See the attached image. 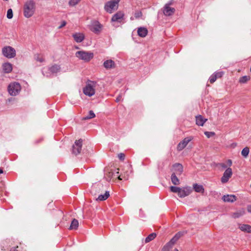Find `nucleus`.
I'll use <instances>...</instances> for the list:
<instances>
[{"mask_svg":"<svg viewBox=\"0 0 251 251\" xmlns=\"http://www.w3.org/2000/svg\"><path fill=\"white\" fill-rule=\"evenodd\" d=\"M35 9V2L33 0H30L26 1L24 7V16L26 18L31 17L34 13Z\"/></svg>","mask_w":251,"mask_h":251,"instance_id":"f257e3e1","label":"nucleus"},{"mask_svg":"<svg viewBox=\"0 0 251 251\" xmlns=\"http://www.w3.org/2000/svg\"><path fill=\"white\" fill-rule=\"evenodd\" d=\"M96 84V82L88 80L86 82L85 86L83 88V93L88 97H92L95 94Z\"/></svg>","mask_w":251,"mask_h":251,"instance_id":"f03ea898","label":"nucleus"},{"mask_svg":"<svg viewBox=\"0 0 251 251\" xmlns=\"http://www.w3.org/2000/svg\"><path fill=\"white\" fill-rule=\"evenodd\" d=\"M61 70L60 65L54 64L48 68H44L43 70V74L47 77H51L56 75Z\"/></svg>","mask_w":251,"mask_h":251,"instance_id":"7ed1b4c3","label":"nucleus"},{"mask_svg":"<svg viewBox=\"0 0 251 251\" xmlns=\"http://www.w3.org/2000/svg\"><path fill=\"white\" fill-rule=\"evenodd\" d=\"M21 86L19 83L14 82L10 83L8 87V91L11 96H15L19 94Z\"/></svg>","mask_w":251,"mask_h":251,"instance_id":"20e7f679","label":"nucleus"},{"mask_svg":"<svg viewBox=\"0 0 251 251\" xmlns=\"http://www.w3.org/2000/svg\"><path fill=\"white\" fill-rule=\"evenodd\" d=\"M75 56L85 62H89L94 57V53L91 52L83 50L78 51L75 53Z\"/></svg>","mask_w":251,"mask_h":251,"instance_id":"39448f33","label":"nucleus"},{"mask_svg":"<svg viewBox=\"0 0 251 251\" xmlns=\"http://www.w3.org/2000/svg\"><path fill=\"white\" fill-rule=\"evenodd\" d=\"M2 55L9 59L13 58L16 56V50L11 46H6L2 49Z\"/></svg>","mask_w":251,"mask_h":251,"instance_id":"423d86ee","label":"nucleus"},{"mask_svg":"<svg viewBox=\"0 0 251 251\" xmlns=\"http://www.w3.org/2000/svg\"><path fill=\"white\" fill-rule=\"evenodd\" d=\"M181 235L182 233L181 232L177 233L169 242L164 246L161 251H169L170 250L173 248L176 241L180 238Z\"/></svg>","mask_w":251,"mask_h":251,"instance_id":"0eeeda50","label":"nucleus"},{"mask_svg":"<svg viewBox=\"0 0 251 251\" xmlns=\"http://www.w3.org/2000/svg\"><path fill=\"white\" fill-rule=\"evenodd\" d=\"M118 5L117 4V1L115 0L107 1L104 5V10L109 13H111L117 9Z\"/></svg>","mask_w":251,"mask_h":251,"instance_id":"6e6552de","label":"nucleus"},{"mask_svg":"<svg viewBox=\"0 0 251 251\" xmlns=\"http://www.w3.org/2000/svg\"><path fill=\"white\" fill-rule=\"evenodd\" d=\"M83 140L80 139L76 140L75 144L72 146V152L75 155L79 154L81 151Z\"/></svg>","mask_w":251,"mask_h":251,"instance_id":"1a4fd4ad","label":"nucleus"},{"mask_svg":"<svg viewBox=\"0 0 251 251\" xmlns=\"http://www.w3.org/2000/svg\"><path fill=\"white\" fill-rule=\"evenodd\" d=\"M232 175V171L231 168H227L225 172L224 173L223 176L221 177V182L223 183H226L229 179L231 177Z\"/></svg>","mask_w":251,"mask_h":251,"instance_id":"9d476101","label":"nucleus"},{"mask_svg":"<svg viewBox=\"0 0 251 251\" xmlns=\"http://www.w3.org/2000/svg\"><path fill=\"white\" fill-rule=\"evenodd\" d=\"M92 23L91 30L96 34H99L102 27V25L98 21H94Z\"/></svg>","mask_w":251,"mask_h":251,"instance_id":"9b49d317","label":"nucleus"},{"mask_svg":"<svg viewBox=\"0 0 251 251\" xmlns=\"http://www.w3.org/2000/svg\"><path fill=\"white\" fill-rule=\"evenodd\" d=\"M192 137L185 138L182 141L180 142L177 146V150L178 151H182L184 149L187 144L192 140Z\"/></svg>","mask_w":251,"mask_h":251,"instance_id":"f8f14e48","label":"nucleus"},{"mask_svg":"<svg viewBox=\"0 0 251 251\" xmlns=\"http://www.w3.org/2000/svg\"><path fill=\"white\" fill-rule=\"evenodd\" d=\"M125 14L123 11H119L115 13L111 18V22L121 23L124 19Z\"/></svg>","mask_w":251,"mask_h":251,"instance_id":"ddd939ff","label":"nucleus"},{"mask_svg":"<svg viewBox=\"0 0 251 251\" xmlns=\"http://www.w3.org/2000/svg\"><path fill=\"white\" fill-rule=\"evenodd\" d=\"M191 192L192 190L190 187H185L183 188H180L178 196L180 198H184L188 196Z\"/></svg>","mask_w":251,"mask_h":251,"instance_id":"4468645a","label":"nucleus"},{"mask_svg":"<svg viewBox=\"0 0 251 251\" xmlns=\"http://www.w3.org/2000/svg\"><path fill=\"white\" fill-rule=\"evenodd\" d=\"M175 12V9L170 6V4H166L164 7L163 13L165 16L172 15Z\"/></svg>","mask_w":251,"mask_h":251,"instance_id":"2eb2a0df","label":"nucleus"},{"mask_svg":"<svg viewBox=\"0 0 251 251\" xmlns=\"http://www.w3.org/2000/svg\"><path fill=\"white\" fill-rule=\"evenodd\" d=\"M73 37L75 41L77 43H80L82 42L85 38L84 34L80 32H76L73 34Z\"/></svg>","mask_w":251,"mask_h":251,"instance_id":"dca6fc26","label":"nucleus"},{"mask_svg":"<svg viewBox=\"0 0 251 251\" xmlns=\"http://www.w3.org/2000/svg\"><path fill=\"white\" fill-rule=\"evenodd\" d=\"M103 66L106 69H114L116 67V64L114 61L109 59L105 61L103 63Z\"/></svg>","mask_w":251,"mask_h":251,"instance_id":"f3484780","label":"nucleus"},{"mask_svg":"<svg viewBox=\"0 0 251 251\" xmlns=\"http://www.w3.org/2000/svg\"><path fill=\"white\" fill-rule=\"evenodd\" d=\"M2 69L4 73H10L12 71V65L9 62L4 63L2 65Z\"/></svg>","mask_w":251,"mask_h":251,"instance_id":"a211bd4d","label":"nucleus"},{"mask_svg":"<svg viewBox=\"0 0 251 251\" xmlns=\"http://www.w3.org/2000/svg\"><path fill=\"white\" fill-rule=\"evenodd\" d=\"M206 121L207 119L204 118L200 115L196 117V123L199 126H203Z\"/></svg>","mask_w":251,"mask_h":251,"instance_id":"6ab92c4d","label":"nucleus"},{"mask_svg":"<svg viewBox=\"0 0 251 251\" xmlns=\"http://www.w3.org/2000/svg\"><path fill=\"white\" fill-rule=\"evenodd\" d=\"M222 200L225 202H233L236 200V197L232 195H224L222 198Z\"/></svg>","mask_w":251,"mask_h":251,"instance_id":"aec40b11","label":"nucleus"},{"mask_svg":"<svg viewBox=\"0 0 251 251\" xmlns=\"http://www.w3.org/2000/svg\"><path fill=\"white\" fill-rule=\"evenodd\" d=\"M148 31L147 29L144 27H140L138 28V35L141 37H145L147 36Z\"/></svg>","mask_w":251,"mask_h":251,"instance_id":"412c9836","label":"nucleus"},{"mask_svg":"<svg viewBox=\"0 0 251 251\" xmlns=\"http://www.w3.org/2000/svg\"><path fill=\"white\" fill-rule=\"evenodd\" d=\"M239 228L243 231L251 233V226L249 225H242L240 226Z\"/></svg>","mask_w":251,"mask_h":251,"instance_id":"4be33fe9","label":"nucleus"},{"mask_svg":"<svg viewBox=\"0 0 251 251\" xmlns=\"http://www.w3.org/2000/svg\"><path fill=\"white\" fill-rule=\"evenodd\" d=\"M193 188L196 192L203 193L204 191L203 187L201 185L195 183L193 185Z\"/></svg>","mask_w":251,"mask_h":251,"instance_id":"5701e85b","label":"nucleus"},{"mask_svg":"<svg viewBox=\"0 0 251 251\" xmlns=\"http://www.w3.org/2000/svg\"><path fill=\"white\" fill-rule=\"evenodd\" d=\"M110 196L109 191H105L104 195H100L96 199L97 201H103L106 200Z\"/></svg>","mask_w":251,"mask_h":251,"instance_id":"b1692460","label":"nucleus"},{"mask_svg":"<svg viewBox=\"0 0 251 251\" xmlns=\"http://www.w3.org/2000/svg\"><path fill=\"white\" fill-rule=\"evenodd\" d=\"M245 212L244 209H240L237 212H234L232 214V216L234 218H238L245 214Z\"/></svg>","mask_w":251,"mask_h":251,"instance_id":"393cba45","label":"nucleus"},{"mask_svg":"<svg viewBox=\"0 0 251 251\" xmlns=\"http://www.w3.org/2000/svg\"><path fill=\"white\" fill-rule=\"evenodd\" d=\"M78 226V221L75 219H74L73 221L71 222L70 226V229L73 230V229H76Z\"/></svg>","mask_w":251,"mask_h":251,"instance_id":"a878e982","label":"nucleus"},{"mask_svg":"<svg viewBox=\"0 0 251 251\" xmlns=\"http://www.w3.org/2000/svg\"><path fill=\"white\" fill-rule=\"evenodd\" d=\"M251 79L249 75H244L241 77L239 79V83L240 84L247 83Z\"/></svg>","mask_w":251,"mask_h":251,"instance_id":"bb28decb","label":"nucleus"},{"mask_svg":"<svg viewBox=\"0 0 251 251\" xmlns=\"http://www.w3.org/2000/svg\"><path fill=\"white\" fill-rule=\"evenodd\" d=\"M110 178H112L113 177V176H118L119 179L120 180H123V179H128V177L127 176H123V175H120V176H118V175H116L115 174H114V173L112 172H109L108 173V174L107 175Z\"/></svg>","mask_w":251,"mask_h":251,"instance_id":"cd10ccee","label":"nucleus"},{"mask_svg":"<svg viewBox=\"0 0 251 251\" xmlns=\"http://www.w3.org/2000/svg\"><path fill=\"white\" fill-rule=\"evenodd\" d=\"M171 181L172 183L175 185H178L179 184V180L177 177L175 173H173L171 175Z\"/></svg>","mask_w":251,"mask_h":251,"instance_id":"c85d7f7f","label":"nucleus"},{"mask_svg":"<svg viewBox=\"0 0 251 251\" xmlns=\"http://www.w3.org/2000/svg\"><path fill=\"white\" fill-rule=\"evenodd\" d=\"M156 236V234L155 233H152L149 235L145 239V243H149L150 241L153 240Z\"/></svg>","mask_w":251,"mask_h":251,"instance_id":"c756f323","label":"nucleus"},{"mask_svg":"<svg viewBox=\"0 0 251 251\" xmlns=\"http://www.w3.org/2000/svg\"><path fill=\"white\" fill-rule=\"evenodd\" d=\"M249 152H250L249 148L247 147L244 148L242 150V151H241V154L244 157L247 158L249 155Z\"/></svg>","mask_w":251,"mask_h":251,"instance_id":"7c9ffc66","label":"nucleus"},{"mask_svg":"<svg viewBox=\"0 0 251 251\" xmlns=\"http://www.w3.org/2000/svg\"><path fill=\"white\" fill-rule=\"evenodd\" d=\"M174 167L176 168V170L177 171L179 174H181L183 172V167L181 164L179 163H176L174 165Z\"/></svg>","mask_w":251,"mask_h":251,"instance_id":"2f4dec72","label":"nucleus"},{"mask_svg":"<svg viewBox=\"0 0 251 251\" xmlns=\"http://www.w3.org/2000/svg\"><path fill=\"white\" fill-rule=\"evenodd\" d=\"M174 167L176 168V170L177 171L179 174H181L183 172V167L181 164L179 163H176L174 165Z\"/></svg>","mask_w":251,"mask_h":251,"instance_id":"473e14b6","label":"nucleus"},{"mask_svg":"<svg viewBox=\"0 0 251 251\" xmlns=\"http://www.w3.org/2000/svg\"><path fill=\"white\" fill-rule=\"evenodd\" d=\"M95 117V114L92 110H90L89 112V115L83 118L84 120H88L93 118Z\"/></svg>","mask_w":251,"mask_h":251,"instance_id":"72a5a7b5","label":"nucleus"},{"mask_svg":"<svg viewBox=\"0 0 251 251\" xmlns=\"http://www.w3.org/2000/svg\"><path fill=\"white\" fill-rule=\"evenodd\" d=\"M80 0H70L69 1V5L70 6H75L77 4Z\"/></svg>","mask_w":251,"mask_h":251,"instance_id":"f704fd0d","label":"nucleus"},{"mask_svg":"<svg viewBox=\"0 0 251 251\" xmlns=\"http://www.w3.org/2000/svg\"><path fill=\"white\" fill-rule=\"evenodd\" d=\"M35 59L38 62H43L44 61V58L40 54H36L34 57Z\"/></svg>","mask_w":251,"mask_h":251,"instance_id":"c9c22d12","label":"nucleus"},{"mask_svg":"<svg viewBox=\"0 0 251 251\" xmlns=\"http://www.w3.org/2000/svg\"><path fill=\"white\" fill-rule=\"evenodd\" d=\"M180 187L172 186L170 187V190L173 193H176L178 194L179 191L180 190Z\"/></svg>","mask_w":251,"mask_h":251,"instance_id":"e433bc0d","label":"nucleus"},{"mask_svg":"<svg viewBox=\"0 0 251 251\" xmlns=\"http://www.w3.org/2000/svg\"><path fill=\"white\" fill-rule=\"evenodd\" d=\"M13 17V11L11 9H9L7 12V18L9 19H12Z\"/></svg>","mask_w":251,"mask_h":251,"instance_id":"4c0bfd02","label":"nucleus"},{"mask_svg":"<svg viewBox=\"0 0 251 251\" xmlns=\"http://www.w3.org/2000/svg\"><path fill=\"white\" fill-rule=\"evenodd\" d=\"M217 79L216 76L214 75V74H212L210 77H209V81L211 83H214Z\"/></svg>","mask_w":251,"mask_h":251,"instance_id":"58836bf2","label":"nucleus"},{"mask_svg":"<svg viewBox=\"0 0 251 251\" xmlns=\"http://www.w3.org/2000/svg\"><path fill=\"white\" fill-rule=\"evenodd\" d=\"M214 74L216 76V78H218L221 77L223 75L224 72L222 71L217 72H215V73H214Z\"/></svg>","mask_w":251,"mask_h":251,"instance_id":"ea45409f","label":"nucleus"},{"mask_svg":"<svg viewBox=\"0 0 251 251\" xmlns=\"http://www.w3.org/2000/svg\"><path fill=\"white\" fill-rule=\"evenodd\" d=\"M204 134L207 136L208 138H210L211 136L215 135V133L213 132H208V131H205L204 132Z\"/></svg>","mask_w":251,"mask_h":251,"instance_id":"a19ab883","label":"nucleus"},{"mask_svg":"<svg viewBox=\"0 0 251 251\" xmlns=\"http://www.w3.org/2000/svg\"><path fill=\"white\" fill-rule=\"evenodd\" d=\"M142 16V13L141 11H136L134 14L135 18L136 19L141 17Z\"/></svg>","mask_w":251,"mask_h":251,"instance_id":"79ce46f5","label":"nucleus"},{"mask_svg":"<svg viewBox=\"0 0 251 251\" xmlns=\"http://www.w3.org/2000/svg\"><path fill=\"white\" fill-rule=\"evenodd\" d=\"M218 166L222 168V169H225L226 168L227 166L226 164L224 163H219L217 165Z\"/></svg>","mask_w":251,"mask_h":251,"instance_id":"37998d69","label":"nucleus"},{"mask_svg":"<svg viewBox=\"0 0 251 251\" xmlns=\"http://www.w3.org/2000/svg\"><path fill=\"white\" fill-rule=\"evenodd\" d=\"M118 157L121 160H124L125 158V155L124 153H121L118 154Z\"/></svg>","mask_w":251,"mask_h":251,"instance_id":"c03bdc74","label":"nucleus"},{"mask_svg":"<svg viewBox=\"0 0 251 251\" xmlns=\"http://www.w3.org/2000/svg\"><path fill=\"white\" fill-rule=\"evenodd\" d=\"M100 187H101V185H97L96 186H94L92 188V191H96L95 189H96L97 188L100 189Z\"/></svg>","mask_w":251,"mask_h":251,"instance_id":"a18cd8bd","label":"nucleus"},{"mask_svg":"<svg viewBox=\"0 0 251 251\" xmlns=\"http://www.w3.org/2000/svg\"><path fill=\"white\" fill-rule=\"evenodd\" d=\"M66 25V22L65 21H63L61 24V25L59 26V28H61L62 27L65 26Z\"/></svg>","mask_w":251,"mask_h":251,"instance_id":"49530a36","label":"nucleus"},{"mask_svg":"<svg viewBox=\"0 0 251 251\" xmlns=\"http://www.w3.org/2000/svg\"><path fill=\"white\" fill-rule=\"evenodd\" d=\"M18 249L19 247L18 246L16 247H13L11 249L10 251H20Z\"/></svg>","mask_w":251,"mask_h":251,"instance_id":"de8ad7c7","label":"nucleus"},{"mask_svg":"<svg viewBox=\"0 0 251 251\" xmlns=\"http://www.w3.org/2000/svg\"><path fill=\"white\" fill-rule=\"evenodd\" d=\"M122 99V95H119L118 97L116 98V101L119 102Z\"/></svg>","mask_w":251,"mask_h":251,"instance_id":"09e8293b","label":"nucleus"},{"mask_svg":"<svg viewBox=\"0 0 251 251\" xmlns=\"http://www.w3.org/2000/svg\"><path fill=\"white\" fill-rule=\"evenodd\" d=\"M247 209L249 212L251 213V204L248 206Z\"/></svg>","mask_w":251,"mask_h":251,"instance_id":"8fccbe9b","label":"nucleus"},{"mask_svg":"<svg viewBox=\"0 0 251 251\" xmlns=\"http://www.w3.org/2000/svg\"><path fill=\"white\" fill-rule=\"evenodd\" d=\"M227 162L228 163L229 166H230L232 165V161L230 159H228Z\"/></svg>","mask_w":251,"mask_h":251,"instance_id":"3c124183","label":"nucleus"},{"mask_svg":"<svg viewBox=\"0 0 251 251\" xmlns=\"http://www.w3.org/2000/svg\"><path fill=\"white\" fill-rule=\"evenodd\" d=\"M3 173V170L2 168H0V174Z\"/></svg>","mask_w":251,"mask_h":251,"instance_id":"603ef678","label":"nucleus"},{"mask_svg":"<svg viewBox=\"0 0 251 251\" xmlns=\"http://www.w3.org/2000/svg\"><path fill=\"white\" fill-rule=\"evenodd\" d=\"M116 1H117V4H118V3L120 0H115Z\"/></svg>","mask_w":251,"mask_h":251,"instance_id":"864d4df0","label":"nucleus"},{"mask_svg":"<svg viewBox=\"0 0 251 251\" xmlns=\"http://www.w3.org/2000/svg\"><path fill=\"white\" fill-rule=\"evenodd\" d=\"M173 251H178V250L177 249H175Z\"/></svg>","mask_w":251,"mask_h":251,"instance_id":"5fc2aeb1","label":"nucleus"},{"mask_svg":"<svg viewBox=\"0 0 251 251\" xmlns=\"http://www.w3.org/2000/svg\"><path fill=\"white\" fill-rule=\"evenodd\" d=\"M133 19H134V18H133V17H131L130 18V20H133Z\"/></svg>","mask_w":251,"mask_h":251,"instance_id":"6e6d98bb","label":"nucleus"},{"mask_svg":"<svg viewBox=\"0 0 251 251\" xmlns=\"http://www.w3.org/2000/svg\"><path fill=\"white\" fill-rule=\"evenodd\" d=\"M116 173L117 174H119V172H117Z\"/></svg>","mask_w":251,"mask_h":251,"instance_id":"4d7b16f0","label":"nucleus"}]
</instances>
